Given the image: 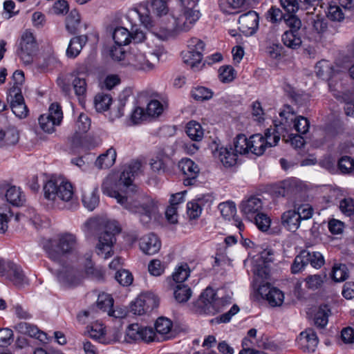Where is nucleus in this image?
Wrapping results in <instances>:
<instances>
[{"label": "nucleus", "mask_w": 354, "mask_h": 354, "mask_svg": "<svg viewBox=\"0 0 354 354\" xmlns=\"http://www.w3.org/2000/svg\"><path fill=\"white\" fill-rule=\"evenodd\" d=\"M91 124V119L86 114L82 113L78 116L75 125L78 132L80 133H83L88 131Z\"/></svg>", "instance_id": "nucleus-56"}, {"label": "nucleus", "mask_w": 354, "mask_h": 354, "mask_svg": "<svg viewBox=\"0 0 354 354\" xmlns=\"http://www.w3.org/2000/svg\"><path fill=\"white\" fill-rule=\"evenodd\" d=\"M142 164L139 160H132L129 164L123 167V170L120 174V182L127 187H131V191H134L136 186L133 185V178L138 175L140 171Z\"/></svg>", "instance_id": "nucleus-23"}, {"label": "nucleus", "mask_w": 354, "mask_h": 354, "mask_svg": "<svg viewBox=\"0 0 354 354\" xmlns=\"http://www.w3.org/2000/svg\"><path fill=\"white\" fill-rule=\"evenodd\" d=\"M163 111L162 104L156 100H153L147 104L146 113L149 116H158Z\"/></svg>", "instance_id": "nucleus-62"}, {"label": "nucleus", "mask_w": 354, "mask_h": 354, "mask_svg": "<svg viewBox=\"0 0 354 354\" xmlns=\"http://www.w3.org/2000/svg\"><path fill=\"white\" fill-rule=\"evenodd\" d=\"M19 140V132L15 127L0 129V147L14 146Z\"/></svg>", "instance_id": "nucleus-29"}, {"label": "nucleus", "mask_w": 354, "mask_h": 354, "mask_svg": "<svg viewBox=\"0 0 354 354\" xmlns=\"http://www.w3.org/2000/svg\"><path fill=\"white\" fill-rule=\"evenodd\" d=\"M8 100L10 102V107L13 113L20 118H25L28 114V108L24 102L21 91L16 88L9 90Z\"/></svg>", "instance_id": "nucleus-18"}, {"label": "nucleus", "mask_w": 354, "mask_h": 354, "mask_svg": "<svg viewBox=\"0 0 354 354\" xmlns=\"http://www.w3.org/2000/svg\"><path fill=\"white\" fill-rule=\"evenodd\" d=\"M325 277L326 276H322L320 274L308 276L305 279L307 288L312 290L319 288L324 283V279Z\"/></svg>", "instance_id": "nucleus-60"}, {"label": "nucleus", "mask_w": 354, "mask_h": 354, "mask_svg": "<svg viewBox=\"0 0 354 354\" xmlns=\"http://www.w3.org/2000/svg\"><path fill=\"white\" fill-rule=\"evenodd\" d=\"M338 167L342 173H350L354 169V160L348 156H344L338 161Z\"/></svg>", "instance_id": "nucleus-57"}, {"label": "nucleus", "mask_w": 354, "mask_h": 354, "mask_svg": "<svg viewBox=\"0 0 354 354\" xmlns=\"http://www.w3.org/2000/svg\"><path fill=\"white\" fill-rule=\"evenodd\" d=\"M81 24V19L79 12L73 10L66 18V28L73 35L77 33Z\"/></svg>", "instance_id": "nucleus-38"}, {"label": "nucleus", "mask_w": 354, "mask_h": 354, "mask_svg": "<svg viewBox=\"0 0 354 354\" xmlns=\"http://www.w3.org/2000/svg\"><path fill=\"white\" fill-rule=\"evenodd\" d=\"M178 8L172 10L173 30L176 32L189 31L201 17V12L195 8L196 2L191 0H180Z\"/></svg>", "instance_id": "nucleus-2"}, {"label": "nucleus", "mask_w": 354, "mask_h": 354, "mask_svg": "<svg viewBox=\"0 0 354 354\" xmlns=\"http://www.w3.org/2000/svg\"><path fill=\"white\" fill-rule=\"evenodd\" d=\"M297 340L299 348L306 353L315 352L319 343L316 333L310 328L302 331Z\"/></svg>", "instance_id": "nucleus-22"}, {"label": "nucleus", "mask_w": 354, "mask_h": 354, "mask_svg": "<svg viewBox=\"0 0 354 354\" xmlns=\"http://www.w3.org/2000/svg\"><path fill=\"white\" fill-rule=\"evenodd\" d=\"M178 168L185 176L183 183L185 186L194 185L199 174L200 169L196 163L190 158H183L178 162Z\"/></svg>", "instance_id": "nucleus-15"}, {"label": "nucleus", "mask_w": 354, "mask_h": 354, "mask_svg": "<svg viewBox=\"0 0 354 354\" xmlns=\"http://www.w3.org/2000/svg\"><path fill=\"white\" fill-rule=\"evenodd\" d=\"M120 232V228L115 222H109L105 225L104 230L98 236V243L96 245L98 255H104L107 259L113 254L112 247L116 239L115 235Z\"/></svg>", "instance_id": "nucleus-5"}, {"label": "nucleus", "mask_w": 354, "mask_h": 354, "mask_svg": "<svg viewBox=\"0 0 354 354\" xmlns=\"http://www.w3.org/2000/svg\"><path fill=\"white\" fill-rule=\"evenodd\" d=\"M315 73L319 77L326 78L327 75L331 73V67L328 62L325 60L318 62L315 66Z\"/></svg>", "instance_id": "nucleus-61"}, {"label": "nucleus", "mask_w": 354, "mask_h": 354, "mask_svg": "<svg viewBox=\"0 0 354 354\" xmlns=\"http://www.w3.org/2000/svg\"><path fill=\"white\" fill-rule=\"evenodd\" d=\"M115 44L126 46L131 42V32L125 28L119 26L113 32Z\"/></svg>", "instance_id": "nucleus-39"}, {"label": "nucleus", "mask_w": 354, "mask_h": 354, "mask_svg": "<svg viewBox=\"0 0 354 354\" xmlns=\"http://www.w3.org/2000/svg\"><path fill=\"white\" fill-rule=\"evenodd\" d=\"M4 275L16 286H22L28 283V279L24 274L20 266L12 262H7L3 266Z\"/></svg>", "instance_id": "nucleus-24"}, {"label": "nucleus", "mask_w": 354, "mask_h": 354, "mask_svg": "<svg viewBox=\"0 0 354 354\" xmlns=\"http://www.w3.org/2000/svg\"><path fill=\"white\" fill-rule=\"evenodd\" d=\"M196 305L200 313L214 315L223 310L225 304L222 298L216 297V293L213 288L207 287L201 293Z\"/></svg>", "instance_id": "nucleus-6"}, {"label": "nucleus", "mask_w": 354, "mask_h": 354, "mask_svg": "<svg viewBox=\"0 0 354 354\" xmlns=\"http://www.w3.org/2000/svg\"><path fill=\"white\" fill-rule=\"evenodd\" d=\"M281 40L286 46L293 50L298 49L302 43L299 32H292V30H286L282 35Z\"/></svg>", "instance_id": "nucleus-37"}, {"label": "nucleus", "mask_w": 354, "mask_h": 354, "mask_svg": "<svg viewBox=\"0 0 354 354\" xmlns=\"http://www.w3.org/2000/svg\"><path fill=\"white\" fill-rule=\"evenodd\" d=\"M205 47V44L203 40L194 37L189 41V50L182 53L184 63L189 66L194 71L202 68L201 61Z\"/></svg>", "instance_id": "nucleus-7"}, {"label": "nucleus", "mask_w": 354, "mask_h": 354, "mask_svg": "<svg viewBox=\"0 0 354 354\" xmlns=\"http://www.w3.org/2000/svg\"><path fill=\"white\" fill-rule=\"evenodd\" d=\"M330 310L327 305H322L316 313L314 318L315 325L320 328H324L328 322Z\"/></svg>", "instance_id": "nucleus-42"}, {"label": "nucleus", "mask_w": 354, "mask_h": 354, "mask_svg": "<svg viewBox=\"0 0 354 354\" xmlns=\"http://www.w3.org/2000/svg\"><path fill=\"white\" fill-rule=\"evenodd\" d=\"M280 121L286 118H290L291 122H289L290 128L286 129V133L292 131L295 129L298 133L305 134L308 132L310 122L308 119L303 116H297L293 108L290 105H284L283 109L279 113Z\"/></svg>", "instance_id": "nucleus-10"}, {"label": "nucleus", "mask_w": 354, "mask_h": 354, "mask_svg": "<svg viewBox=\"0 0 354 354\" xmlns=\"http://www.w3.org/2000/svg\"><path fill=\"white\" fill-rule=\"evenodd\" d=\"M253 220L258 229L261 231L266 232L270 228L271 220L267 214L260 212L254 216Z\"/></svg>", "instance_id": "nucleus-53"}, {"label": "nucleus", "mask_w": 354, "mask_h": 354, "mask_svg": "<svg viewBox=\"0 0 354 354\" xmlns=\"http://www.w3.org/2000/svg\"><path fill=\"white\" fill-rule=\"evenodd\" d=\"M116 156L115 149L111 147L97 157L95 162V166L100 169H108L114 165Z\"/></svg>", "instance_id": "nucleus-32"}, {"label": "nucleus", "mask_w": 354, "mask_h": 354, "mask_svg": "<svg viewBox=\"0 0 354 354\" xmlns=\"http://www.w3.org/2000/svg\"><path fill=\"white\" fill-rule=\"evenodd\" d=\"M277 196L288 197L294 203V207L299 205L297 202L305 200V193L301 190L298 183L295 180H288L281 183L274 191Z\"/></svg>", "instance_id": "nucleus-9"}, {"label": "nucleus", "mask_w": 354, "mask_h": 354, "mask_svg": "<svg viewBox=\"0 0 354 354\" xmlns=\"http://www.w3.org/2000/svg\"><path fill=\"white\" fill-rule=\"evenodd\" d=\"M63 118L61 106L58 104L53 103L47 113L40 115L39 124L41 129L48 133L55 131V127L59 125Z\"/></svg>", "instance_id": "nucleus-12"}, {"label": "nucleus", "mask_w": 354, "mask_h": 354, "mask_svg": "<svg viewBox=\"0 0 354 354\" xmlns=\"http://www.w3.org/2000/svg\"><path fill=\"white\" fill-rule=\"evenodd\" d=\"M139 245L145 254L153 255L160 250L161 242L156 234L149 233L140 238Z\"/></svg>", "instance_id": "nucleus-26"}, {"label": "nucleus", "mask_w": 354, "mask_h": 354, "mask_svg": "<svg viewBox=\"0 0 354 354\" xmlns=\"http://www.w3.org/2000/svg\"><path fill=\"white\" fill-rule=\"evenodd\" d=\"M70 76L73 78L72 85L75 91V95L78 97L80 103L83 105L84 104V97L86 93V82L83 77L78 76V72L75 71L70 73Z\"/></svg>", "instance_id": "nucleus-31"}, {"label": "nucleus", "mask_w": 354, "mask_h": 354, "mask_svg": "<svg viewBox=\"0 0 354 354\" xmlns=\"http://www.w3.org/2000/svg\"><path fill=\"white\" fill-rule=\"evenodd\" d=\"M214 156L217 157L225 167L235 165L238 158V155L232 146L216 149Z\"/></svg>", "instance_id": "nucleus-28"}, {"label": "nucleus", "mask_w": 354, "mask_h": 354, "mask_svg": "<svg viewBox=\"0 0 354 354\" xmlns=\"http://www.w3.org/2000/svg\"><path fill=\"white\" fill-rule=\"evenodd\" d=\"M5 196L7 201L14 206H22L26 197L20 187L6 183L0 184V195Z\"/></svg>", "instance_id": "nucleus-21"}, {"label": "nucleus", "mask_w": 354, "mask_h": 354, "mask_svg": "<svg viewBox=\"0 0 354 354\" xmlns=\"http://www.w3.org/2000/svg\"><path fill=\"white\" fill-rule=\"evenodd\" d=\"M221 215L225 218H229L236 213V205L233 202L227 201L220 203L218 205Z\"/></svg>", "instance_id": "nucleus-59"}, {"label": "nucleus", "mask_w": 354, "mask_h": 354, "mask_svg": "<svg viewBox=\"0 0 354 354\" xmlns=\"http://www.w3.org/2000/svg\"><path fill=\"white\" fill-rule=\"evenodd\" d=\"M108 182L105 181L102 183V189L104 194H106L111 197H113L117 199L118 203L121 205H124L127 201V198L126 196H122L118 192L110 189L108 187Z\"/></svg>", "instance_id": "nucleus-58"}, {"label": "nucleus", "mask_w": 354, "mask_h": 354, "mask_svg": "<svg viewBox=\"0 0 354 354\" xmlns=\"http://www.w3.org/2000/svg\"><path fill=\"white\" fill-rule=\"evenodd\" d=\"M84 272L88 277L94 279L101 280L103 278L102 272L94 267L93 262L90 259V257L86 258Z\"/></svg>", "instance_id": "nucleus-52"}, {"label": "nucleus", "mask_w": 354, "mask_h": 354, "mask_svg": "<svg viewBox=\"0 0 354 354\" xmlns=\"http://www.w3.org/2000/svg\"><path fill=\"white\" fill-rule=\"evenodd\" d=\"M45 198L59 207V201L69 202L73 200L74 192L72 184L62 180H49L44 186Z\"/></svg>", "instance_id": "nucleus-3"}, {"label": "nucleus", "mask_w": 354, "mask_h": 354, "mask_svg": "<svg viewBox=\"0 0 354 354\" xmlns=\"http://www.w3.org/2000/svg\"><path fill=\"white\" fill-rule=\"evenodd\" d=\"M82 277L83 273L82 271L71 266L63 267L57 274L58 281L66 286H75L78 285Z\"/></svg>", "instance_id": "nucleus-17"}, {"label": "nucleus", "mask_w": 354, "mask_h": 354, "mask_svg": "<svg viewBox=\"0 0 354 354\" xmlns=\"http://www.w3.org/2000/svg\"><path fill=\"white\" fill-rule=\"evenodd\" d=\"M305 261L307 266L310 264L313 268L319 269L324 266L325 261L323 255L319 252L304 250Z\"/></svg>", "instance_id": "nucleus-40"}, {"label": "nucleus", "mask_w": 354, "mask_h": 354, "mask_svg": "<svg viewBox=\"0 0 354 354\" xmlns=\"http://www.w3.org/2000/svg\"><path fill=\"white\" fill-rule=\"evenodd\" d=\"M341 212L346 216H351L354 213V201L351 198H344L339 203Z\"/></svg>", "instance_id": "nucleus-64"}, {"label": "nucleus", "mask_w": 354, "mask_h": 354, "mask_svg": "<svg viewBox=\"0 0 354 354\" xmlns=\"http://www.w3.org/2000/svg\"><path fill=\"white\" fill-rule=\"evenodd\" d=\"M291 118H286L283 120V122H279V124H274V128L268 129L265 133V140H266V147L277 145L280 138L285 139L286 129L290 128L289 122H291Z\"/></svg>", "instance_id": "nucleus-16"}, {"label": "nucleus", "mask_w": 354, "mask_h": 354, "mask_svg": "<svg viewBox=\"0 0 354 354\" xmlns=\"http://www.w3.org/2000/svg\"><path fill=\"white\" fill-rule=\"evenodd\" d=\"M190 270L187 263L182 264L178 268L172 275V280L177 283H181L185 281L189 277Z\"/></svg>", "instance_id": "nucleus-51"}, {"label": "nucleus", "mask_w": 354, "mask_h": 354, "mask_svg": "<svg viewBox=\"0 0 354 354\" xmlns=\"http://www.w3.org/2000/svg\"><path fill=\"white\" fill-rule=\"evenodd\" d=\"M305 258L304 250L300 252V253L295 257L291 266L292 273L297 274L304 270L305 267L307 266Z\"/></svg>", "instance_id": "nucleus-55"}, {"label": "nucleus", "mask_w": 354, "mask_h": 354, "mask_svg": "<svg viewBox=\"0 0 354 354\" xmlns=\"http://www.w3.org/2000/svg\"><path fill=\"white\" fill-rule=\"evenodd\" d=\"M249 152L256 155L261 156L266 149V140L261 134H254L249 138Z\"/></svg>", "instance_id": "nucleus-35"}, {"label": "nucleus", "mask_w": 354, "mask_h": 354, "mask_svg": "<svg viewBox=\"0 0 354 354\" xmlns=\"http://www.w3.org/2000/svg\"><path fill=\"white\" fill-rule=\"evenodd\" d=\"M219 79L223 83H230L236 77V71L232 66H223L220 67Z\"/></svg>", "instance_id": "nucleus-50"}, {"label": "nucleus", "mask_w": 354, "mask_h": 354, "mask_svg": "<svg viewBox=\"0 0 354 354\" xmlns=\"http://www.w3.org/2000/svg\"><path fill=\"white\" fill-rule=\"evenodd\" d=\"M127 208H129L131 212L139 214L140 222L143 225H147L152 218H156L158 212L156 203L149 198H146L145 201L141 205H135L133 207L129 206Z\"/></svg>", "instance_id": "nucleus-14"}, {"label": "nucleus", "mask_w": 354, "mask_h": 354, "mask_svg": "<svg viewBox=\"0 0 354 354\" xmlns=\"http://www.w3.org/2000/svg\"><path fill=\"white\" fill-rule=\"evenodd\" d=\"M37 50V44L33 34L26 30L21 35L17 54L25 64L32 62L33 55Z\"/></svg>", "instance_id": "nucleus-11"}, {"label": "nucleus", "mask_w": 354, "mask_h": 354, "mask_svg": "<svg viewBox=\"0 0 354 354\" xmlns=\"http://www.w3.org/2000/svg\"><path fill=\"white\" fill-rule=\"evenodd\" d=\"M159 304L158 297L151 292L140 295L131 304L130 309L135 315H141L151 312Z\"/></svg>", "instance_id": "nucleus-13"}, {"label": "nucleus", "mask_w": 354, "mask_h": 354, "mask_svg": "<svg viewBox=\"0 0 354 354\" xmlns=\"http://www.w3.org/2000/svg\"><path fill=\"white\" fill-rule=\"evenodd\" d=\"M185 192H178L175 194H172L169 203L170 205L167 208L165 211V216L167 221L172 224L176 223L178 222L177 219V203L176 202V197H179V201L183 200V194Z\"/></svg>", "instance_id": "nucleus-36"}, {"label": "nucleus", "mask_w": 354, "mask_h": 354, "mask_svg": "<svg viewBox=\"0 0 354 354\" xmlns=\"http://www.w3.org/2000/svg\"><path fill=\"white\" fill-rule=\"evenodd\" d=\"M258 292L272 307L280 306L284 299L283 293L278 288L272 287L269 283L261 285Z\"/></svg>", "instance_id": "nucleus-20"}, {"label": "nucleus", "mask_w": 354, "mask_h": 354, "mask_svg": "<svg viewBox=\"0 0 354 354\" xmlns=\"http://www.w3.org/2000/svg\"><path fill=\"white\" fill-rule=\"evenodd\" d=\"M116 281L123 286H128L133 282V276L130 272L127 270H119L115 275Z\"/></svg>", "instance_id": "nucleus-54"}, {"label": "nucleus", "mask_w": 354, "mask_h": 354, "mask_svg": "<svg viewBox=\"0 0 354 354\" xmlns=\"http://www.w3.org/2000/svg\"><path fill=\"white\" fill-rule=\"evenodd\" d=\"M172 328V322L167 318L159 317L155 324L156 333L161 341L169 339L171 336L169 335Z\"/></svg>", "instance_id": "nucleus-34"}, {"label": "nucleus", "mask_w": 354, "mask_h": 354, "mask_svg": "<svg viewBox=\"0 0 354 354\" xmlns=\"http://www.w3.org/2000/svg\"><path fill=\"white\" fill-rule=\"evenodd\" d=\"M327 17L331 21H341L344 18L342 9L337 6L330 5L326 14Z\"/></svg>", "instance_id": "nucleus-63"}, {"label": "nucleus", "mask_w": 354, "mask_h": 354, "mask_svg": "<svg viewBox=\"0 0 354 354\" xmlns=\"http://www.w3.org/2000/svg\"><path fill=\"white\" fill-rule=\"evenodd\" d=\"M87 41L88 37L86 35L73 37L66 50V55L71 58L76 57L80 54Z\"/></svg>", "instance_id": "nucleus-33"}, {"label": "nucleus", "mask_w": 354, "mask_h": 354, "mask_svg": "<svg viewBox=\"0 0 354 354\" xmlns=\"http://www.w3.org/2000/svg\"><path fill=\"white\" fill-rule=\"evenodd\" d=\"M281 225L288 231L295 232L300 226L301 217L299 212L289 209L284 212L281 216Z\"/></svg>", "instance_id": "nucleus-27"}, {"label": "nucleus", "mask_w": 354, "mask_h": 354, "mask_svg": "<svg viewBox=\"0 0 354 354\" xmlns=\"http://www.w3.org/2000/svg\"><path fill=\"white\" fill-rule=\"evenodd\" d=\"M46 250L50 259L61 264L63 257L79 254L80 245L75 234L66 232L59 234L57 240L50 241Z\"/></svg>", "instance_id": "nucleus-1"}, {"label": "nucleus", "mask_w": 354, "mask_h": 354, "mask_svg": "<svg viewBox=\"0 0 354 354\" xmlns=\"http://www.w3.org/2000/svg\"><path fill=\"white\" fill-rule=\"evenodd\" d=\"M308 21L314 30L319 34L326 32L328 28L327 19L319 14L311 16Z\"/></svg>", "instance_id": "nucleus-46"}, {"label": "nucleus", "mask_w": 354, "mask_h": 354, "mask_svg": "<svg viewBox=\"0 0 354 354\" xmlns=\"http://www.w3.org/2000/svg\"><path fill=\"white\" fill-rule=\"evenodd\" d=\"M167 2L168 0H151L147 6H140L132 9L131 15L138 16L142 24L146 28H151L152 26L151 15L158 17L167 15L169 12Z\"/></svg>", "instance_id": "nucleus-4"}, {"label": "nucleus", "mask_w": 354, "mask_h": 354, "mask_svg": "<svg viewBox=\"0 0 354 354\" xmlns=\"http://www.w3.org/2000/svg\"><path fill=\"white\" fill-rule=\"evenodd\" d=\"M262 207L263 203L261 199L254 196L243 201L240 205L241 212L251 221H253L254 216L260 213Z\"/></svg>", "instance_id": "nucleus-25"}, {"label": "nucleus", "mask_w": 354, "mask_h": 354, "mask_svg": "<svg viewBox=\"0 0 354 354\" xmlns=\"http://www.w3.org/2000/svg\"><path fill=\"white\" fill-rule=\"evenodd\" d=\"M186 133L194 141H200L203 137V130L201 125L196 121H190L186 126Z\"/></svg>", "instance_id": "nucleus-41"}, {"label": "nucleus", "mask_w": 354, "mask_h": 354, "mask_svg": "<svg viewBox=\"0 0 354 354\" xmlns=\"http://www.w3.org/2000/svg\"><path fill=\"white\" fill-rule=\"evenodd\" d=\"M249 138L245 135L240 133L236 136L234 141L233 150L236 154H246L249 153Z\"/></svg>", "instance_id": "nucleus-44"}, {"label": "nucleus", "mask_w": 354, "mask_h": 354, "mask_svg": "<svg viewBox=\"0 0 354 354\" xmlns=\"http://www.w3.org/2000/svg\"><path fill=\"white\" fill-rule=\"evenodd\" d=\"M192 97L198 101H205L211 99L213 96V92L204 86H197L194 88L192 91Z\"/></svg>", "instance_id": "nucleus-48"}, {"label": "nucleus", "mask_w": 354, "mask_h": 354, "mask_svg": "<svg viewBox=\"0 0 354 354\" xmlns=\"http://www.w3.org/2000/svg\"><path fill=\"white\" fill-rule=\"evenodd\" d=\"M15 330L23 335L33 337L38 333V328L36 325L26 322H19L14 326Z\"/></svg>", "instance_id": "nucleus-47"}, {"label": "nucleus", "mask_w": 354, "mask_h": 354, "mask_svg": "<svg viewBox=\"0 0 354 354\" xmlns=\"http://www.w3.org/2000/svg\"><path fill=\"white\" fill-rule=\"evenodd\" d=\"M333 279L335 281H344L348 277V270L345 264L334 265L333 268Z\"/></svg>", "instance_id": "nucleus-49"}, {"label": "nucleus", "mask_w": 354, "mask_h": 354, "mask_svg": "<svg viewBox=\"0 0 354 354\" xmlns=\"http://www.w3.org/2000/svg\"><path fill=\"white\" fill-rule=\"evenodd\" d=\"M259 15L253 10L241 15L239 17V29L246 36L254 34L259 26Z\"/></svg>", "instance_id": "nucleus-19"}, {"label": "nucleus", "mask_w": 354, "mask_h": 354, "mask_svg": "<svg viewBox=\"0 0 354 354\" xmlns=\"http://www.w3.org/2000/svg\"><path fill=\"white\" fill-rule=\"evenodd\" d=\"M129 64L138 71L149 72L155 66V62H158L159 55L157 53H150L146 55L138 50H132L128 57Z\"/></svg>", "instance_id": "nucleus-8"}, {"label": "nucleus", "mask_w": 354, "mask_h": 354, "mask_svg": "<svg viewBox=\"0 0 354 354\" xmlns=\"http://www.w3.org/2000/svg\"><path fill=\"white\" fill-rule=\"evenodd\" d=\"M112 102V97L109 94L104 93H97L94 99V104L97 112H104L109 109Z\"/></svg>", "instance_id": "nucleus-43"}, {"label": "nucleus", "mask_w": 354, "mask_h": 354, "mask_svg": "<svg viewBox=\"0 0 354 354\" xmlns=\"http://www.w3.org/2000/svg\"><path fill=\"white\" fill-rule=\"evenodd\" d=\"M97 186L91 188L86 187L82 191V203L89 211H93L99 204L100 199L97 194Z\"/></svg>", "instance_id": "nucleus-30"}, {"label": "nucleus", "mask_w": 354, "mask_h": 354, "mask_svg": "<svg viewBox=\"0 0 354 354\" xmlns=\"http://www.w3.org/2000/svg\"><path fill=\"white\" fill-rule=\"evenodd\" d=\"M174 295L178 303H185L191 297L192 290L188 286L179 283L176 285L174 289Z\"/></svg>", "instance_id": "nucleus-45"}]
</instances>
